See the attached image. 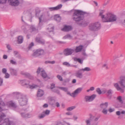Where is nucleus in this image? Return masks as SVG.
I'll list each match as a JSON object with an SVG mask.
<instances>
[{"label": "nucleus", "mask_w": 125, "mask_h": 125, "mask_svg": "<svg viewBox=\"0 0 125 125\" xmlns=\"http://www.w3.org/2000/svg\"><path fill=\"white\" fill-rule=\"evenodd\" d=\"M85 12L82 10H74V12L72 16L73 20L78 25L82 27H84L87 26V23L83 20L84 15Z\"/></svg>", "instance_id": "nucleus-1"}, {"label": "nucleus", "mask_w": 125, "mask_h": 125, "mask_svg": "<svg viewBox=\"0 0 125 125\" xmlns=\"http://www.w3.org/2000/svg\"><path fill=\"white\" fill-rule=\"evenodd\" d=\"M5 104L4 102L3 101L1 97H0V123H1L0 125H11L12 122L9 121L8 118H6V115L3 113H2L1 112L3 110L2 108Z\"/></svg>", "instance_id": "nucleus-2"}, {"label": "nucleus", "mask_w": 125, "mask_h": 125, "mask_svg": "<svg viewBox=\"0 0 125 125\" xmlns=\"http://www.w3.org/2000/svg\"><path fill=\"white\" fill-rule=\"evenodd\" d=\"M118 83H115L114 85L117 91H120L121 93L124 92L123 89L125 88V76L122 75L119 78V81Z\"/></svg>", "instance_id": "nucleus-3"}, {"label": "nucleus", "mask_w": 125, "mask_h": 125, "mask_svg": "<svg viewBox=\"0 0 125 125\" xmlns=\"http://www.w3.org/2000/svg\"><path fill=\"white\" fill-rule=\"evenodd\" d=\"M102 21L103 22H112L117 19L116 16L110 13L107 14L105 16H102Z\"/></svg>", "instance_id": "nucleus-4"}, {"label": "nucleus", "mask_w": 125, "mask_h": 125, "mask_svg": "<svg viewBox=\"0 0 125 125\" xmlns=\"http://www.w3.org/2000/svg\"><path fill=\"white\" fill-rule=\"evenodd\" d=\"M101 28V24L98 22L91 23L88 26L89 30L92 31H97L99 30Z\"/></svg>", "instance_id": "nucleus-5"}, {"label": "nucleus", "mask_w": 125, "mask_h": 125, "mask_svg": "<svg viewBox=\"0 0 125 125\" xmlns=\"http://www.w3.org/2000/svg\"><path fill=\"white\" fill-rule=\"evenodd\" d=\"M14 93L19 97V102L21 105L23 106L26 104L27 100L25 96L17 92H15Z\"/></svg>", "instance_id": "nucleus-6"}, {"label": "nucleus", "mask_w": 125, "mask_h": 125, "mask_svg": "<svg viewBox=\"0 0 125 125\" xmlns=\"http://www.w3.org/2000/svg\"><path fill=\"white\" fill-rule=\"evenodd\" d=\"M20 83L21 85L27 88L33 89L37 87V85L33 84L31 85H29V81L27 80H22L20 81Z\"/></svg>", "instance_id": "nucleus-7"}, {"label": "nucleus", "mask_w": 125, "mask_h": 125, "mask_svg": "<svg viewBox=\"0 0 125 125\" xmlns=\"http://www.w3.org/2000/svg\"><path fill=\"white\" fill-rule=\"evenodd\" d=\"M44 53V51L43 50L38 49L34 52L32 56L35 57H36L43 55Z\"/></svg>", "instance_id": "nucleus-8"}, {"label": "nucleus", "mask_w": 125, "mask_h": 125, "mask_svg": "<svg viewBox=\"0 0 125 125\" xmlns=\"http://www.w3.org/2000/svg\"><path fill=\"white\" fill-rule=\"evenodd\" d=\"M96 96V95L95 94H93L91 96H85L84 99L86 102H91L94 99Z\"/></svg>", "instance_id": "nucleus-9"}, {"label": "nucleus", "mask_w": 125, "mask_h": 125, "mask_svg": "<svg viewBox=\"0 0 125 125\" xmlns=\"http://www.w3.org/2000/svg\"><path fill=\"white\" fill-rule=\"evenodd\" d=\"M41 72V76L44 78H46L47 76V74L46 73L45 71L42 69H41L39 67L38 68L37 71V73L38 74Z\"/></svg>", "instance_id": "nucleus-10"}, {"label": "nucleus", "mask_w": 125, "mask_h": 125, "mask_svg": "<svg viewBox=\"0 0 125 125\" xmlns=\"http://www.w3.org/2000/svg\"><path fill=\"white\" fill-rule=\"evenodd\" d=\"M74 51V50L71 49L67 48L65 49L64 51V54L66 56L71 55Z\"/></svg>", "instance_id": "nucleus-11"}, {"label": "nucleus", "mask_w": 125, "mask_h": 125, "mask_svg": "<svg viewBox=\"0 0 125 125\" xmlns=\"http://www.w3.org/2000/svg\"><path fill=\"white\" fill-rule=\"evenodd\" d=\"M10 4L12 6H18L20 4L19 0H8Z\"/></svg>", "instance_id": "nucleus-12"}, {"label": "nucleus", "mask_w": 125, "mask_h": 125, "mask_svg": "<svg viewBox=\"0 0 125 125\" xmlns=\"http://www.w3.org/2000/svg\"><path fill=\"white\" fill-rule=\"evenodd\" d=\"M54 29V27L52 25L50 24L48 26V27L47 28V30L50 32H52V33H50L49 35L50 37L53 35L54 34V32H53Z\"/></svg>", "instance_id": "nucleus-13"}, {"label": "nucleus", "mask_w": 125, "mask_h": 125, "mask_svg": "<svg viewBox=\"0 0 125 125\" xmlns=\"http://www.w3.org/2000/svg\"><path fill=\"white\" fill-rule=\"evenodd\" d=\"M62 5L61 4L58 5L56 7H49L48 9L50 11H53L57 10L60 9L62 7Z\"/></svg>", "instance_id": "nucleus-14"}, {"label": "nucleus", "mask_w": 125, "mask_h": 125, "mask_svg": "<svg viewBox=\"0 0 125 125\" xmlns=\"http://www.w3.org/2000/svg\"><path fill=\"white\" fill-rule=\"evenodd\" d=\"M41 27L39 26V24L37 28L35 27L33 25H32L30 27V29L32 31H34L36 32H38V30L40 29L41 28Z\"/></svg>", "instance_id": "nucleus-15"}, {"label": "nucleus", "mask_w": 125, "mask_h": 125, "mask_svg": "<svg viewBox=\"0 0 125 125\" xmlns=\"http://www.w3.org/2000/svg\"><path fill=\"white\" fill-rule=\"evenodd\" d=\"M83 71L81 69L77 71L75 73V76L77 77L81 78L83 77Z\"/></svg>", "instance_id": "nucleus-16"}, {"label": "nucleus", "mask_w": 125, "mask_h": 125, "mask_svg": "<svg viewBox=\"0 0 125 125\" xmlns=\"http://www.w3.org/2000/svg\"><path fill=\"white\" fill-rule=\"evenodd\" d=\"M7 105L10 107H11L13 108H16L17 106L16 104L12 101H9L7 103Z\"/></svg>", "instance_id": "nucleus-17"}, {"label": "nucleus", "mask_w": 125, "mask_h": 125, "mask_svg": "<svg viewBox=\"0 0 125 125\" xmlns=\"http://www.w3.org/2000/svg\"><path fill=\"white\" fill-rule=\"evenodd\" d=\"M9 71L10 74L13 75H17V71L15 69L11 67H10L9 68Z\"/></svg>", "instance_id": "nucleus-18"}, {"label": "nucleus", "mask_w": 125, "mask_h": 125, "mask_svg": "<svg viewBox=\"0 0 125 125\" xmlns=\"http://www.w3.org/2000/svg\"><path fill=\"white\" fill-rule=\"evenodd\" d=\"M72 27L70 26L65 25L63 28L62 29V31H68L71 30Z\"/></svg>", "instance_id": "nucleus-19"}, {"label": "nucleus", "mask_w": 125, "mask_h": 125, "mask_svg": "<svg viewBox=\"0 0 125 125\" xmlns=\"http://www.w3.org/2000/svg\"><path fill=\"white\" fill-rule=\"evenodd\" d=\"M21 116L24 118H28L31 117L32 115L31 114L25 113H21Z\"/></svg>", "instance_id": "nucleus-20"}, {"label": "nucleus", "mask_w": 125, "mask_h": 125, "mask_svg": "<svg viewBox=\"0 0 125 125\" xmlns=\"http://www.w3.org/2000/svg\"><path fill=\"white\" fill-rule=\"evenodd\" d=\"M83 48V45H80L79 46H76V49L74 50L77 53L81 51Z\"/></svg>", "instance_id": "nucleus-21"}, {"label": "nucleus", "mask_w": 125, "mask_h": 125, "mask_svg": "<svg viewBox=\"0 0 125 125\" xmlns=\"http://www.w3.org/2000/svg\"><path fill=\"white\" fill-rule=\"evenodd\" d=\"M29 26L27 25L23 26L21 27V28L22 30L25 33H26L28 32L29 29Z\"/></svg>", "instance_id": "nucleus-22"}, {"label": "nucleus", "mask_w": 125, "mask_h": 125, "mask_svg": "<svg viewBox=\"0 0 125 125\" xmlns=\"http://www.w3.org/2000/svg\"><path fill=\"white\" fill-rule=\"evenodd\" d=\"M83 89V88L81 87H80L76 89L74 92V94L75 97L76 96V95L80 93L82 91Z\"/></svg>", "instance_id": "nucleus-23"}, {"label": "nucleus", "mask_w": 125, "mask_h": 125, "mask_svg": "<svg viewBox=\"0 0 125 125\" xmlns=\"http://www.w3.org/2000/svg\"><path fill=\"white\" fill-rule=\"evenodd\" d=\"M108 106V103L107 102H105L104 103L101 104L100 105V107L101 108L106 109Z\"/></svg>", "instance_id": "nucleus-24"}, {"label": "nucleus", "mask_w": 125, "mask_h": 125, "mask_svg": "<svg viewBox=\"0 0 125 125\" xmlns=\"http://www.w3.org/2000/svg\"><path fill=\"white\" fill-rule=\"evenodd\" d=\"M44 94L43 91L41 89H39L37 92V96L38 97H41Z\"/></svg>", "instance_id": "nucleus-25"}, {"label": "nucleus", "mask_w": 125, "mask_h": 125, "mask_svg": "<svg viewBox=\"0 0 125 125\" xmlns=\"http://www.w3.org/2000/svg\"><path fill=\"white\" fill-rule=\"evenodd\" d=\"M43 14H42L41 15L40 17L39 18V26L40 27H41L42 25V22L43 19Z\"/></svg>", "instance_id": "nucleus-26"}, {"label": "nucleus", "mask_w": 125, "mask_h": 125, "mask_svg": "<svg viewBox=\"0 0 125 125\" xmlns=\"http://www.w3.org/2000/svg\"><path fill=\"white\" fill-rule=\"evenodd\" d=\"M36 41L38 43L42 44H44L45 43V41L44 40L41 39L40 38H37L35 39Z\"/></svg>", "instance_id": "nucleus-27"}, {"label": "nucleus", "mask_w": 125, "mask_h": 125, "mask_svg": "<svg viewBox=\"0 0 125 125\" xmlns=\"http://www.w3.org/2000/svg\"><path fill=\"white\" fill-rule=\"evenodd\" d=\"M23 40V37L21 36H19L18 38V42L19 44L22 43Z\"/></svg>", "instance_id": "nucleus-28"}, {"label": "nucleus", "mask_w": 125, "mask_h": 125, "mask_svg": "<svg viewBox=\"0 0 125 125\" xmlns=\"http://www.w3.org/2000/svg\"><path fill=\"white\" fill-rule=\"evenodd\" d=\"M83 72L85 71L89 72L91 70V69L89 67H86L84 68L81 69Z\"/></svg>", "instance_id": "nucleus-29"}, {"label": "nucleus", "mask_w": 125, "mask_h": 125, "mask_svg": "<svg viewBox=\"0 0 125 125\" xmlns=\"http://www.w3.org/2000/svg\"><path fill=\"white\" fill-rule=\"evenodd\" d=\"M54 19L55 21L58 22H60L61 20V17L57 15L54 16Z\"/></svg>", "instance_id": "nucleus-30"}, {"label": "nucleus", "mask_w": 125, "mask_h": 125, "mask_svg": "<svg viewBox=\"0 0 125 125\" xmlns=\"http://www.w3.org/2000/svg\"><path fill=\"white\" fill-rule=\"evenodd\" d=\"M74 60L75 61H78L81 64L83 63V61L82 60L76 57H75L74 58Z\"/></svg>", "instance_id": "nucleus-31"}, {"label": "nucleus", "mask_w": 125, "mask_h": 125, "mask_svg": "<svg viewBox=\"0 0 125 125\" xmlns=\"http://www.w3.org/2000/svg\"><path fill=\"white\" fill-rule=\"evenodd\" d=\"M58 88L65 92H66L68 91V88L67 87H58Z\"/></svg>", "instance_id": "nucleus-32"}, {"label": "nucleus", "mask_w": 125, "mask_h": 125, "mask_svg": "<svg viewBox=\"0 0 125 125\" xmlns=\"http://www.w3.org/2000/svg\"><path fill=\"white\" fill-rule=\"evenodd\" d=\"M72 36L70 34H68L66 35L65 36L63 37V38L64 39H66V38H68L70 39L72 38Z\"/></svg>", "instance_id": "nucleus-33"}, {"label": "nucleus", "mask_w": 125, "mask_h": 125, "mask_svg": "<svg viewBox=\"0 0 125 125\" xmlns=\"http://www.w3.org/2000/svg\"><path fill=\"white\" fill-rule=\"evenodd\" d=\"M45 116V115L43 112L42 114H40L38 116V118L39 119H41L43 118Z\"/></svg>", "instance_id": "nucleus-34"}, {"label": "nucleus", "mask_w": 125, "mask_h": 125, "mask_svg": "<svg viewBox=\"0 0 125 125\" xmlns=\"http://www.w3.org/2000/svg\"><path fill=\"white\" fill-rule=\"evenodd\" d=\"M50 111L48 110H46L45 111H44L43 112L45 114V116L46 115H48L50 113Z\"/></svg>", "instance_id": "nucleus-35"}, {"label": "nucleus", "mask_w": 125, "mask_h": 125, "mask_svg": "<svg viewBox=\"0 0 125 125\" xmlns=\"http://www.w3.org/2000/svg\"><path fill=\"white\" fill-rule=\"evenodd\" d=\"M117 99L119 101L120 103L121 104L123 103V102L122 99V97L121 96H118L117 97Z\"/></svg>", "instance_id": "nucleus-36"}, {"label": "nucleus", "mask_w": 125, "mask_h": 125, "mask_svg": "<svg viewBox=\"0 0 125 125\" xmlns=\"http://www.w3.org/2000/svg\"><path fill=\"white\" fill-rule=\"evenodd\" d=\"M63 64L68 67H71V65L69 62H63Z\"/></svg>", "instance_id": "nucleus-37"}, {"label": "nucleus", "mask_w": 125, "mask_h": 125, "mask_svg": "<svg viewBox=\"0 0 125 125\" xmlns=\"http://www.w3.org/2000/svg\"><path fill=\"white\" fill-rule=\"evenodd\" d=\"M75 106H72L71 107H70L68 108H67V111H71L73 110L75 108Z\"/></svg>", "instance_id": "nucleus-38"}, {"label": "nucleus", "mask_w": 125, "mask_h": 125, "mask_svg": "<svg viewBox=\"0 0 125 125\" xmlns=\"http://www.w3.org/2000/svg\"><path fill=\"white\" fill-rule=\"evenodd\" d=\"M91 121L90 119H88L85 121L87 125H91Z\"/></svg>", "instance_id": "nucleus-39"}, {"label": "nucleus", "mask_w": 125, "mask_h": 125, "mask_svg": "<svg viewBox=\"0 0 125 125\" xmlns=\"http://www.w3.org/2000/svg\"><path fill=\"white\" fill-rule=\"evenodd\" d=\"M67 92V94L68 95H70V96H72V97H75V96H74V93H72V94H71L70 92L68 91H67L66 92Z\"/></svg>", "instance_id": "nucleus-40"}, {"label": "nucleus", "mask_w": 125, "mask_h": 125, "mask_svg": "<svg viewBox=\"0 0 125 125\" xmlns=\"http://www.w3.org/2000/svg\"><path fill=\"white\" fill-rule=\"evenodd\" d=\"M108 110L106 109H104L102 111V112L104 114L106 115L107 114Z\"/></svg>", "instance_id": "nucleus-41"}, {"label": "nucleus", "mask_w": 125, "mask_h": 125, "mask_svg": "<svg viewBox=\"0 0 125 125\" xmlns=\"http://www.w3.org/2000/svg\"><path fill=\"white\" fill-rule=\"evenodd\" d=\"M57 77L60 81H62L63 80L62 78L61 75H58Z\"/></svg>", "instance_id": "nucleus-42"}, {"label": "nucleus", "mask_w": 125, "mask_h": 125, "mask_svg": "<svg viewBox=\"0 0 125 125\" xmlns=\"http://www.w3.org/2000/svg\"><path fill=\"white\" fill-rule=\"evenodd\" d=\"M96 92L99 94H102V91L99 88L97 89Z\"/></svg>", "instance_id": "nucleus-43"}, {"label": "nucleus", "mask_w": 125, "mask_h": 125, "mask_svg": "<svg viewBox=\"0 0 125 125\" xmlns=\"http://www.w3.org/2000/svg\"><path fill=\"white\" fill-rule=\"evenodd\" d=\"M21 73L22 74H26L27 75H28V76H29V79H33V77L32 76H30V75L29 74H25V73H22V72H21Z\"/></svg>", "instance_id": "nucleus-44"}, {"label": "nucleus", "mask_w": 125, "mask_h": 125, "mask_svg": "<svg viewBox=\"0 0 125 125\" xmlns=\"http://www.w3.org/2000/svg\"><path fill=\"white\" fill-rule=\"evenodd\" d=\"M113 93V92L111 89H109L107 91V93L109 95L112 94Z\"/></svg>", "instance_id": "nucleus-45"}, {"label": "nucleus", "mask_w": 125, "mask_h": 125, "mask_svg": "<svg viewBox=\"0 0 125 125\" xmlns=\"http://www.w3.org/2000/svg\"><path fill=\"white\" fill-rule=\"evenodd\" d=\"M10 62L11 63L13 64L16 65L17 64V63L16 62L12 60H10Z\"/></svg>", "instance_id": "nucleus-46"}, {"label": "nucleus", "mask_w": 125, "mask_h": 125, "mask_svg": "<svg viewBox=\"0 0 125 125\" xmlns=\"http://www.w3.org/2000/svg\"><path fill=\"white\" fill-rule=\"evenodd\" d=\"M115 109L114 108H110L108 110V111L110 113H111L115 111Z\"/></svg>", "instance_id": "nucleus-47"}, {"label": "nucleus", "mask_w": 125, "mask_h": 125, "mask_svg": "<svg viewBox=\"0 0 125 125\" xmlns=\"http://www.w3.org/2000/svg\"><path fill=\"white\" fill-rule=\"evenodd\" d=\"M13 53L14 55V56H16V57H17L18 58H20V56H18V57L17 56H16V55H17L18 53V52L17 51H14L13 52Z\"/></svg>", "instance_id": "nucleus-48"}, {"label": "nucleus", "mask_w": 125, "mask_h": 125, "mask_svg": "<svg viewBox=\"0 0 125 125\" xmlns=\"http://www.w3.org/2000/svg\"><path fill=\"white\" fill-rule=\"evenodd\" d=\"M100 12L99 13V15L100 16H101V18H102V16H104V15H103V12L104 11V10H101L100 11Z\"/></svg>", "instance_id": "nucleus-49"}, {"label": "nucleus", "mask_w": 125, "mask_h": 125, "mask_svg": "<svg viewBox=\"0 0 125 125\" xmlns=\"http://www.w3.org/2000/svg\"><path fill=\"white\" fill-rule=\"evenodd\" d=\"M34 43L33 42H32L31 44H30L28 48L29 49H30L31 47L33 46Z\"/></svg>", "instance_id": "nucleus-50"}, {"label": "nucleus", "mask_w": 125, "mask_h": 125, "mask_svg": "<svg viewBox=\"0 0 125 125\" xmlns=\"http://www.w3.org/2000/svg\"><path fill=\"white\" fill-rule=\"evenodd\" d=\"M5 74V78H9L10 76L9 74L7 73H6Z\"/></svg>", "instance_id": "nucleus-51"}, {"label": "nucleus", "mask_w": 125, "mask_h": 125, "mask_svg": "<svg viewBox=\"0 0 125 125\" xmlns=\"http://www.w3.org/2000/svg\"><path fill=\"white\" fill-rule=\"evenodd\" d=\"M7 0H0V4H2L5 3Z\"/></svg>", "instance_id": "nucleus-52"}, {"label": "nucleus", "mask_w": 125, "mask_h": 125, "mask_svg": "<svg viewBox=\"0 0 125 125\" xmlns=\"http://www.w3.org/2000/svg\"><path fill=\"white\" fill-rule=\"evenodd\" d=\"M103 67H104L106 69H107L108 68L107 64H104L103 65Z\"/></svg>", "instance_id": "nucleus-53"}, {"label": "nucleus", "mask_w": 125, "mask_h": 125, "mask_svg": "<svg viewBox=\"0 0 125 125\" xmlns=\"http://www.w3.org/2000/svg\"><path fill=\"white\" fill-rule=\"evenodd\" d=\"M55 87V84H54L52 83L51 84V89H52Z\"/></svg>", "instance_id": "nucleus-54"}, {"label": "nucleus", "mask_w": 125, "mask_h": 125, "mask_svg": "<svg viewBox=\"0 0 125 125\" xmlns=\"http://www.w3.org/2000/svg\"><path fill=\"white\" fill-rule=\"evenodd\" d=\"M2 72L3 73H6L7 70L5 68H3L2 69Z\"/></svg>", "instance_id": "nucleus-55"}, {"label": "nucleus", "mask_w": 125, "mask_h": 125, "mask_svg": "<svg viewBox=\"0 0 125 125\" xmlns=\"http://www.w3.org/2000/svg\"><path fill=\"white\" fill-rule=\"evenodd\" d=\"M7 48L9 50H11L12 49L11 47L9 45H8L7 46Z\"/></svg>", "instance_id": "nucleus-56"}, {"label": "nucleus", "mask_w": 125, "mask_h": 125, "mask_svg": "<svg viewBox=\"0 0 125 125\" xmlns=\"http://www.w3.org/2000/svg\"><path fill=\"white\" fill-rule=\"evenodd\" d=\"M107 92V91L105 89H104L102 90V93L104 94Z\"/></svg>", "instance_id": "nucleus-57"}, {"label": "nucleus", "mask_w": 125, "mask_h": 125, "mask_svg": "<svg viewBox=\"0 0 125 125\" xmlns=\"http://www.w3.org/2000/svg\"><path fill=\"white\" fill-rule=\"evenodd\" d=\"M3 80L2 79L0 78V86L2 85L3 83Z\"/></svg>", "instance_id": "nucleus-58"}, {"label": "nucleus", "mask_w": 125, "mask_h": 125, "mask_svg": "<svg viewBox=\"0 0 125 125\" xmlns=\"http://www.w3.org/2000/svg\"><path fill=\"white\" fill-rule=\"evenodd\" d=\"M53 91L54 92H56V93L59 94H60V92L59 91L57 90L56 91L53 90Z\"/></svg>", "instance_id": "nucleus-59"}, {"label": "nucleus", "mask_w": 125, "mask_h": 125, "mask_svg": "<svg viewBox=\"0 0 125 125\" xmlns=\"http://www.w3.org/2000/svg\"><path fill=\"white\" fill-rule=\"evenodd\" d=\"M116 114L117 115H120L121 112L119 111H117L116 112Z\"/></svg>", "instance_id": "nucleus-60"}, {"label": "nucleus", "mask_w": 125, "mask_h": 125, "mask_svg": "<svg viewBox=\"0 0 125 125\" xmlns=\"http://www.w3.org/2000/svg\"><path fill=\"white\" fill-rule=\"evenodd\" d=\"M7 56L6 55H4L3 56V58L4 59H7Z\"/></svg>", "instance_id": "nucleus-61"}, {"label": "nucleus", "mask_w": 125, "mask_h": 125, "mask_svg": "<svg viewBox=\"0 0 125 125\" xmlns=\"http://www.w3.org/2000/svg\"><path fill=\"white\" fill-rule=\"evenodd\" d=\"M48 105L47 104H45L43 105V107L44 108H46L48 107Z\"/></svg>", "instance_id": "nucleus-62"}, {"label": "nucleus", "mask_w": 125, "mask_h": 125, "mask_svg": "<svg viewBox=\"0 0 125 125\" xmlns=\"http://www.w3.org/2000/svg\"><path fill=\"white\" fill-rule=\"evenodd\" d=\"M62 75H66V71H64L62 73Z\"/></svg>", "instance_id": "nucleus-63"}, {"label": "nucleus", "mask_w": 125, "mask_h": 125, "mask_svg": "<svg viewBox=\"0 0 125 125\" xmlns=\"http://www.w3.org/2000/svg\"><path fill=\"white\" fill-rule=\"evenodd\" d=\"M90 89L91 91H93L94 90V87H92L90 88Z\"/></svg>", "instance_id": "nucleus-64"}]
</instances>
